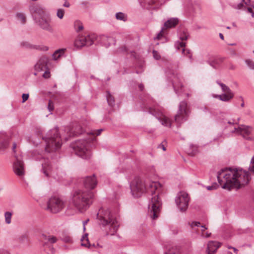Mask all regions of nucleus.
Here are the masks:
<instances>
[{"instance_id":"nucleus-1","label":"nucleus","mask_w":254,"mask_h":254,"mask_svg":"<svg viewBox=\"0 0 254 254\" xmlns=\"http://www.w3.org/2000/svg\"><path fill=\"white\" fill-rule=\"evenodd\" d=\"M161 187L159 182L143 181L138 177L135 178L130 185L131 192L134 197H140L145 191L152 194L148 209L149 215L153 220L157 219L160 214L162 202L159 194L161 191Z\"/></svg>"},{"instance_id":"nucleus-2","label":"nucleus","mask_w":254,"mask_h":254,"mask_svg":"<svg viewBox=\"0 0 254 254\" xmlns=\"http://www.w3.org/2000/svg\"><path fill=\"white\" fill-rule=\"evenodd\" d=\"M221 177L225 181L222 188L228 190L247 185L251 179L248 172L235 168H225L218 172L217 179L220 184L224 182L220 179Z\"/></svg>"},{"instance_id":"nucleus-3","label":"nucleus","mask_w":254,"mask_h":254,"mask_svg":"<svg viewBox=\"0 0 254 254\" xmlns=\"http://www.w3.org/2000/svg\"><path fill=\"white\" fill-rule=\"evenodd\" d=\"M94 196L92 191L84 189L78 190L73 193L71 202L79 211L83 212L91 205Z\"/></svg>"},{"instance_id":"nucleus-4","label":"nucleus","mask_w":254,"mask_h":254,"mask_svg":"<svg viewBox=\"0 0 254 254\" xmlns=\"http://www.w3.org/2000/svg\"><path fill=\"white\" fill-rule=\"evenodd\" d=\"M100 223L103 226L108 227L111 234H113L118 230L119 225L116 219L114 217L109 209H100L97 214Z\"/></svg>"},{"instance_id":"nucleus-5","label":"nucleus","mask_w":254,"mask_h":254,"mask_svg":"<svg viewBox=\"0 0 254 254\" xmlns=\"http://www.w3.org/2000/svg\"><path fill=\"white\" fill-rule=\"evenodd\" d=\"M45 151L47 152H54L61 148L62 140L57 128L51 130L48 136L45 138Z\"/></svg>"},{"instance_id":"nucleus-6","label":"nucleus","mask_w":254,"mask_h":254,"mask_svg":"<svg viewBox=\"0 0 254 254\" xmlns=\"http://www.w3.org/2000/svg\"><path fill=\"white\" fill-rule=\"evenodd\" d=\"M89 141L86 139H79L71 144V147L75 154L80 157L87 159L91 156L89 150Z\"/></svg>"},{"instance_id":"nucleus-7","label":"nucleus","mask_w":254,"mask_h":254,"mask_svg":"<svg viewBox=\"0 0 254 254\" xmlns=\"http://www.w3.org/2000/svg\"><path fill=\"white\" fill-rule=\"evenodd\" d=\"M189 201V194L184 191L179 192L175 198L176 204L182 212H184L188 209Z\"/></svg>"},{"instance_id":"nucleus-8","label":"nucleus","mask_w":254,"mask_h":254,"mask_svg":"<svg viewBox=\"0 0 254 254\" xmlns=\"http://www.w3.org/2000/svg\"><path fill=\"white\" fill-rule=\"evenodd\" d=\"M65 202L62 199L53 197L48 202L47 210L52 213H57L61 211L65 207Z\"/></svg>"},{"instance_id":"nucleus-9","label":"nucleus","mask_w":254,"mask_h":254,"mask_svg":"<svg viewBox=\"0 0 254 254\" xmlns=\"http://www.w3.org/2000/svg\"><path fill=\"white\" fill-rule=\"evenodd\" d=\"M189 115V111L187 108V103L182 101L179 106L177 114L175 116V121L178 124H181L186 121Z\"/></svg>"},{"instance_id":"nucleus-10","label":"nucleus","mask_w":254,"mask_h":254,"mask_svg":"<svg viewBox=\"0 0 254 254\" xmlns=\"http://www.w3.org/2000/svg\"><path fill=\"white\" fill-rule=\"evenodd\" d=\"M95 38V36L89 35L86 36L79 35L77 37L74 41V46L78 49L84 46L92 45Z\"/></svg>"},{"instance_id":"nucleus-11","label":"nucleus","mask_w":254,"mask_h":254,"mask_svg":"<svg viewBox=\"0 0 254 254\" xmlns=\"http://www.w3.org/2000/svg\"><path fill=\"white\" fill-rule=\"evenodd\" d=\"M253 131V127L251 126L241 125L238 127H235L231 132L241 135L243 138L248 140H253V138L250 135Z\"/></svg>"},{"instance_id":"nucleus-12","label":"nucleus","mask_w":254,"mask_h":254,"mask_svg":"<svg viewBox=\"0 0 254 254\" xmlns=\"http://www.w3.org/2000/svg\"><path fill=\"white\" fill-rule=\"evenodd\" d=\"M149 113L155 116L162 124V125L171 127V122L169 118L164 116L161 112L156 108H149Z\"/></svg>"},{"instance_id":"nucleus-13","label":"nucleus","mask_w":254,"mask_h":254,"mask_svg":"<svg viewBox=\"0 0 254 254\" xmlns=\"http://www.w3.org/2000/svg\"><path fill=\"white\" fill-rule=\"evenodd\" d=\"M13 170L15 174L19 177H22L25 174L23 161L18 156H15V161L13 164Z\"/></svg>"},{"instance_id":"nucleus-14","label":"nucleus","mask_w":254,"mask_h":254,"mask_svg":"<svg viewBox=\"0 0 254 254\" xmlns=\"http://www.w3.org/2000/svg\"><path fill=\"white\" fill-rule=\"evenodd\" d=\"M30 12L35 20H37L41 17H45V11L44 8L39 5H33L30 6Z\"/></svg>"},{"instance_id":"nucleus-15","label":"nucleus","mask_w":254,"mask_h":254,"mask_svg":"<svg viewBox=\"0 0 254 254\" xmlns=\"http://www.w3.org/2000/svg\"><path fill=\"white\" fill-rule=\"evenodd\" d=\"M84 186L86 189V190L91 191L94 189L97 184V179L94 175L91 176H87L84 179Z\"/></svg>"},{"instance_id":"nucleus-16","label":"nucleus","mask_w":254,"mask_h":254,"mask_svg":"<svg viewBox=\"0 0 254 254\" xmlns=\"http://www.w3.org/2000/svg\"><path fill=\"white\" fill-rule=\"evenodd\" d=\"M49 59L45 56H42L35 65V70L38 71L46 70L48 68Z\"/></svg>"},{"instance_id":"nucleus-17","label":"nucleus","mask_w":254,"mask_h":254,"mask_svg":"<svg viewBox=\"0 0 254 254\" xmlns=\"http://www.w3.org/2000/svg\"><path fill=\"white\" fill-rule=\"evenodd\" d=\"M35 21L43 29L51 32H53V28L50 24V21L49 19H46L45 17H43L35 20Z\"/></svg>"},{"instance_id":"nucleus-18","label":"nucleus","mask_w":254,"mask_h":254,"mask_svg":"<svg viewBox=\"0 0 254 254\" xmlns=\"http://www.w3.org/2000/svg\"><path fill=\"white\" fill-rule=\"evenodd\" d=\"M216 83L220 85L222 90L224 92L222 94L225 95L227 96L226 98L229 101H230L233 98L234 94L230 88L225 84H223L219 81H217Z\"/></svg>"},{"instance_id":"nucleus-19","label":"nucleus","mask_w":254,"mask_h":254,"mask_svg":"<svg viewBox=\"0 0 254 254\" xmlns=\"http://www.w3.org/2000/svg\"><path fill=\"white\" fill-rule=\"evenodd\" d=\"M221 244L216 241H209L207 244V254H214L220 247Z\"/></svg>"},{"instance_id":"nucleus-20","label":"nucleus","mask_w":254,"mask_h":254,"mask_svg":"<svg viewBox=\"0 0 254 254\" xmlns=\"http://www.w3.org/2000/svg\"><path fill=\"white\" fill-rule=\"evenodd\" d=\"M41 240L43 246H47L48 244H54L57 242V238L52 235L42 234L41 236Z\"/></svg>"},{"instance_id":"nucleus-21","label":"nucleus","mask_w":254,"mask_h":254,"mask_svg":"<svg viewBox=\"0 0 254 254\" xmlns=\"http://www.w3.org/2000/svg\"><path fill=\"white\" fill-rule=\"evenodd\" d=\"M42 171L47 177H50L53 175V168L51 163L46 161L42 164Z\"/></svg>"},{"instance_id":"nucleus-22","label":"nucleus","mask_w":254,"mask_h":254,"mask_svg":"<svg viewBox=\"0 0 254 254\" xmlns=\"http://www.w3.org/2000/svg\"><path fill=\"white\" fill-rule=\"evenodd\" d=\"M101 41L102 44L106 47L114 45L116 42V40L113 37L106 35H102L101 37Z\"/></svg>"},{"instance_id":"nucleus-23","label":"nucleus","mask_w":254,"mask_h":254,"mask_svg":"<svg viewBox=\"0 0 254 254\" xmlns=\"http://www.w3.org/2000/svg\"><path fill=\"white\" fill-rule=\"evenodd\" d=\"M179 20L177 18H171L164 23L165 28H171L175 27L178 23Z\"/></svg>"},{"instance_id":"nucleus-24","label":"nucleus","mask_w":254,"mask_h":254,"mask_svg":"<svg viewBox=\"0 0 254 254\" xmlns=\"http://www.w3.org/2000/svg\"><path fill=\"white\" fill-rule=\"evenodd\" d=\"M8 137L4 132H0V148H5L8 146Z\"/></svg>"},{"instance_id":"nucleus-25","label":"nucleus","mask_w":254,"mask_h":254,"mask_svg":"<svg viewBox=\"0 0 254 254\" xmlns=\"http://www.w3.org/2000/svg\"><path fill=\"white\" fill-rule=\"evenodd\" d=\"M145 3L148 5V8H158L159 5H157V0H146Z\"/></svg>"},{"instance_id":"nucleus-26","label":"nucleus","mask_w":254,"mask_h":254,"mask_svg":"<svg viewBox=\"0 0 254 254\" xmlns=\"http://www.w3.org/2000/svg\"><path fill=\"white\" fill-rule=\"evenodd\" d=\"M65 49H62L56 51L53 54V58L54 60H57L64 54Z\"/></svg>"},{"instance_id":"nucleus-27","label":"nucleus","mask_w":254,"mask_h":254,"mask_svg":"<svg viewBox=\"0 0 254 254\" xmlns=\"http://www.w3.org/2000/svg\"><path fill=\"white\" fill-rule=\"evenodd\" d=\"M83 129L80 126H77L75 130H73L72 129L70 130L69 136H76L78 134H81L83 132Z\"/></svg>"},{"instance_id":"nucleus-28","label":"nucleus","mask_w":254,"mask_h":254,"mask_svg":"<svg viewBox=\"0 0 254 254\" xmlns=\"http://www.w3.org/2000/svg\"><path fill=\"white\" fill-rule=\"evenodd\" d=\"M74 28L76 32H78L82 31L84 27L81 22L79 20H77L75 21L74 23Z\"/></svg>"},{"instance_id":"nucleus-29","label":"nucleus","mask_w":254,"mask_h":254,"mask_svg":"<svg viewBox=\"0 0 254 254\" xmlns=\"http://www.w3.org/2000/svg\"><path fill=\"white\" fill-rule=\"evenodd\" d=\"M106 98L109 105L111 107L114 106L115 105L114 97L112 96V95L111 94L110 92H107Z\"/></svg>"},{"instance_id":"nucleus-30","label":"nucleus","mask_w":254,"mask_h":254,"mask_svg":"<svg viewBox=\"0 0 254 254\" xmlns=\"http://www.w3.org/2000/svg\"><path fill=\"white\" fill-rule=\"evenodd\" d=\"M116 18L117 20L126 21L127 20V16L125 13L119 12L116 14Z\"/></svg>"},{"instance_id":"nucleus-31","label":"nucleus","mask_w":254,"mask_h":254,"mask_svg":"<svg viewBox=\"0 0 254 254\" xmlns=\"http://www.w3.org/2000/svg\"><path fill=\"white\" fill-rule=\"evenodd\" d=\"M16 17L22 24L26 22V19L25 15L22 13H17L16 14Z\"/></svg>"},{"instance_id":"nucleus-32","label":"nucleus","mask_w":254,"mask_h":254,"mask_svg":"<svg viewBox=\"0 0 254 254\" xmlns=\"http://www.w3.org/2000/svg\"><path fill=\"white\" fill-rule=\"evenodd\" d=\"M87 235L88 234H85L83 237L81 239V241L82 242H84V241H86V243H82L81 244V245L82 246H86V247H90V245L88 242V238H87Z\"/></svg>"},{"instance_id":"nucleus-33","label":"nucleus","mask_w":254,"mask_h":254,"mask_svg":"<svg viewBox=\"0 0 254 254\" xmlns=\"http://www.w3.org/2000/svg\"><path fill=\"white\" fill-rule=\"evenodd\" d=\"M11 215L12 213L10 212L7 211L4 213L5 222L7 224H10L11 223Z\"/></svg>"},{"instance_id":"nucleus-34","label":"nucleus","mask_w":254,"mask_h":254,"mask_svg":"<svg viewBox=\"0 0 254 254\" xmlns=\"http://www.w3.org/2000/svg\"><path fill=\"white\" fill-rule=\"evenodd\" d=\"M213 97L215 98H218L219 100L224 101V102H228L227 99L226 98L227 96L225 95H213Z\"/></svg>"},{"instance_id":"nucleus-35","label":"nucleus","mask_w":254,"mask_h":254,"mask_svg":"<svg viewBox=\"0 0 254 254\" xmlns=\"http://www.w3.org/2000/svg\"><path fill=\"white\" fill-rule=\"evenodd\" d=\"M173 85L175 91L177 94L178 93V88H179V87L182 88L183 87V84L180 81H179L178 83H173Z\"/></svg>"},{"instance_id":"nucleus-36","label":"nucleus","mask_w":254,"mask_h":254,"mask_svg":"<svg viewBox=\"0 0 254 254\" xmlns=\"http://www.w3.org/2000/svg\"><path fill=\"white\" fill-rule=\"evenodd\" d=\"M245 63L250 68L254 69V62L250 59H247L245 61Z\"/></svg>"},{"instance_id":"nucleus-37","label":"nucleus","mask_w":254,"mask_h":254,"mask_svg":"<svg viewBox=\"0 0 254 254\" xmlns=\"http://www.w3.org/2000/svg\"><path fill=\"white\" fill-rule=\"evenodd\" d=\"M64 14V10L63 9L60 8L57 10V16L60 19H62Z\"/></svg>"},{"instance_id":"nucleus-38","label":"nucleus","mask_w":254,"mask_h":254,"mask_svg":"<svg viewBox=\"0 0 254 254\" xmlns=\"http://www.w3.org/2000/svg\"><path fill=\"white\" fill-rule=\"evenodd\" d=\"M189 36V34L187 32L184 31L180 35V39L182 41L187 40L188 39Z\"/></svg>"},{"instance_id":"nucleus-39","label":"nucleus","mask_w":254,"mask_h":254,"mask_svg":"<svg viewBox=\"0 0 254 254\" xmlns=\"http://www.w3.org/2000/svg\"><path fill=\"white\" fill-rule=\"evenodd\" d=\"M235 8L238 9H243L245 10V8H246V6L244 4V3L241 1L239 4L237 5L235 7Z\"/></svg>"},{"instance_id":"nucleus-40","label":"nucleus","mask_w":254,"mask_h":254,"mask_svg":"<svg viewBox=\"0 0 254 254\" xmlns=\"http://www.w3.org/2000/svg\"><path fill=\"white\" fill-rule=\"evenodd\" d=\"M21 46L26 48H33L34 46L27 42H23L21 43Z\"/></svg>"},{"instance_id":"nucleus-41","label":"nucleus","mask_w":254,"mask_h":254,"mask_svg":"<svg viewBox=\"0 0 254 254\" xmlns=\"http://www.w3.org/2000/svg\"><path fill=\"white\" fill-rule=\"evenodd\" d=\"M48 109L50 112L53 111L54 109L53 102L50 100L48 102Z\"/></svg>"},{"instance_id":"nucleus-42","label":"nucleus","mask_w":254,"mask_h":254,"mask_svg":"<svg viewBox=\"0 0 254 254\" xmlns=\"http://www.w3.org/2000/svg\"><path fill=\"white\" fill-rule=\"evenodd\" d=\"M250 170L254 173V156L252 158L251 161V165L249 167Z\"/></svg>"},{"instance_id":"nucleus-43","label":"nucleus","mask_w":254,"mask_h":254,"mask_svg":"<svg viewBox=\"0 0 254 254\" xmlns=\"http://www.w3.org/2000/svg\"><path fill=\"white\" fill-rule=\"evenodd\" d=\"M153 55L154 58L156 60H159L161 58V56H160L159 53L156 51L155 50L153 51Z\"/></svg>"},{"instance_id":"nucleus-44","label":"nucleus","mask_w":254,"mask_h":254,"mask_svg":"<svg viewBox=\"0 0 254 254\" xmlns=\"http://www.w3.org/2000/svg\"><path fill=\"white\" fill-rule=\"evenodd\" d=\"M63 241L65 243H71L72 239L70 237L66 236L63 238Z\"/></svg>"},{"instance_id":"nucleus-45","label":"nucleus","mask_w":254,"mask_h":254,"mask_svg":"<svg viewBox=\"0 0 254 254\" xmlns=\"http://www.w3.org/2000/svg\"><path fill=\"white\" fill-rule=\"evenodd\" d=\"M251 6H252V5H250ZM247 9V11L248 12H250L251 13H252V17H254V12L253 11V7L251 6V7H247L246 6V8H245V10Z\"/></svg>"},{"instance_id":"nucleus-46","label":"nucleus","mask_w":254,"mask_h":254,"mask_svg":"<svg viewBox=\"0 0 254 254\" xmlns=\"http://www.w3.org/2000/svg\"><path fill=\"white\" fill-rule=\"evenodd\" d=\"M163 28H162V30L158 34L157 36L155 38H154L155 40H156V39L159 40L161 39V37H163Z\"/></svg>"},{"instance_id":"nucleus-47","label":"nucleus","mask_w":254,"mask_h":254,"mask_svg":"<svg viewBox=\"0 0 254 254\" xmlns=\"http://www.w3.org/2000/svg\"><path fill=\"white\" fill-rule=\"evenodd\" d=\"M22 102H25L29 98V94H23L22 96Z\"/></svg>"},{"instance_id":"nucleus-48","label":"nucleus","mask_w":254,"mask_h":254,"mask_svg":"<svg viewBox=\"0 0 254 254\" xmlns=\"http://www.w3.org/2000/svg\"><path fill=\"white\" fill-rule=\"evenodd\" d=\"M45 72L44 73L43 76L45 78H48L50 77V72L47 71V70H44Z\"/></svg>"},{"instance_id":"nucleus-49","label":"nucleus","mask_w":254,"mask_h":254,"mask_svg":"<svg viewBox=\"0 0 254 254\" xmlns=\"http://www.w3.org/2000/svg\"><path fill=\"white\" fill-rule=\"evenodd\" d=\"M166 0H157V5H159V7L161 6L162 4H163Z\"/></svg>"},{"instance_id":"nucleus-50","label":"nucleus","mask_w":254,"mask_h":254,"mask_svg":"<svg viewBox=\"0 0 254 254\" xmlns=\"http://www.w3.org/2000/svg\"><path fill=\"white\" fill-rule=\"evenodd\" d=\"M242 1L244 3V4L247 6H249L251 5L250 0H242Z\"/></svg>"},{"instance_id":"nucleus-51","label":"nucleus","mask_w":254,"mask_h":254,"mask_svg":"<svg viewBox=\"0 0 254 254\" xmlns=\"http://www.w3.org/2000/svg\"><path fill=\"white\" fill-rule=\"evenodd\" d=\"M200 225V223L198 222H192L191 224V227L192 228H193L194 226H199Z\"/></svg>"},{"instance_id":"nucleus-52","label":"nucleus","mask_w":254,"mask_h":254,"mask_svg":"<svg viewBox=\"0 0 254 254\" xmlns=\"http://www.w3.org/2000/svg\"><path fill=\"white\" fill-rule=\"evenodd\" d=\"M165 254H178L174 250H169Z\"/></svg>"},{"instance_id":"nucleus-53","label":"nucleus","mask_w":254,"mask_h":254,"mask_svg":"<svg viewBox=\"0 0 254 254\" xmlns=\"http://www.w3.org/2000/svg\"><path fill=\"white\" fill-rule=\"evenodd\" d=\"M103 130L102 129H99L95 131V132L92 133L93 134H96V135H99L101 134V132Z\"/></svg>"},{"instance_id":"nucleus-54","label":"nucleus","mask_w":254,"mask_h":254,"mask_svg":"<svg viewBox=\"0 0 254 254\" xmlns=\"http://www.w3.org/2000/svg\"><path fill=\"white\" fill-rule=\"evenodd\" d=\"M0 254H10L5 250L0 249Z\"/></svg>"},{"instance_id":"nucleus-55","label":"nucleus","mask_w":254,"mask_h":254,"mask_svg":"<svg viewBox=\"0 0 254 254\" xmlns=\"http://www.w3.org/2000/svg\"><path fill=\"white\" fill-rule=\"evenodd\" d=\"M65 2L63 4V6L66 7H69L70 5V3L67 1V0H64Z\"/></svg>"},{"instance_id":"nucleus-56","label":"nucleus","mask_w":254,"mask_h":254,"mask_svg":"<svg viewBox=\"0 0 254 254\" xmlns=\"http://www.w3.org/2000/svg\"><path fill=\"white\" fill-rule=\"evenodd\" d=\"M127 50V48L125 46H122L121 48H120V49H119L120 52H126Z\"/></svg>"},{"instance_id":"nucleus-57","label":"nucleus","mask_w":254,"mask_h":254,"mask_svg":"<svg viewBox=\"0 0 254 254\" xmlns=\"http://www.w3.org/2000/svg\"><path fill=\"white\" fill-rule=\"evenodd\" d=\"M211 235V233H206L205 234L202 233V236L205 238H209Z\"/></svg>"},{"instance_id":"nucleus-58","label":"nucleus","mask_w":254,"mask_h":254,"mask_svg":"<svg viewBox=\"0 0 254 254\" xmlns=\"http://www.w3.org/2000/svg\"><path fill=\"white\" fill-rule=\"evenodd\" d=\"M158 148H161L164 151H165L166 150V148L164 146V145L162 144H160L159 146H158Z\"/></svg>"},{"instance_id":"nucleus-59","label":"nucleus","mask_w":254,"mask_h":254,"mask_svg":"<svg viewBox=\"0 0 254 254\" xmlns=\"http://www.w3.org/2000/svg\"><path fill=\"white\" fill-rule=\"evenodd\" d=\"M186 46V43L183 42H180V46L181 47H182V48H184Z\"/></svg>"},{"instance_id":"nucleus-60","label":"nucleus","mask_w":254,"mask_h":254,"mask_svg":"<svg viewBox=\"0 0 254 254\" xmlns=\"http://www.w3.org/2000/svg\"><path fill=\"white\" fill-rule=\"evenodd\" d=\"M26 237L25 236H22L20 238V240L22 242H23L25 240H26Z\"/></svg>"},{"instance_id":"nucleus-61","label":"nucleus","mask_w":254,"mask_h":254,"mask_svg":"<svg viewBox=\"0 0 254 254\" xmlns=\"http://www.w3.org/2000/svg\"><path fill=\"white\" fill-rule=\"evenodd\" d=\"M201 227L202 228L201 231L202 233H203V232L206 230L207 228L204 225H201Z\"/></svg>"},{"instance_id":"nucleus-62","label":"nucleus","mask_w":254,"mask_h":254,"mask_svg":"<svg viewBox=\"0 0 254 254\" xmlns=\"http://www.w3.org/2000/svg\"><path fill=\"white\" fill-rule=\"evenodd\" d=\"M16 147V143L14 142L13 144V146H12V150L13 151V152H15V148Z\"/></svg>"},{"instance_id":"nucleus-63","label":"nucleus","mask_w":254,"mask_h":254,"mask_svg":"<svg viewBox=\"0 0 254 254\" xmlns=\"http://www.w3.org/2000/svg\"><path fill=\"white\" fill-rule=\"evenodd\" d=\"M214 189V187L213 186H208L207 187V189L208 190H212Z\"/></svg>"},{"instance_id":"nucleus-64","label":"nucleus","mask_w":254,"mask_h":254,"mask_svg":"<svg viewBox=\"0 0 254 254\" xmlns=\"http://www.w3.org/2000/svg\"><path fill=\"white\" fill-rule=\"evenodd\" d=\"M139 89L141 90V91H142L143 89V85L142 84H140L138 86Z\"/></svg>"}]
</instances>
